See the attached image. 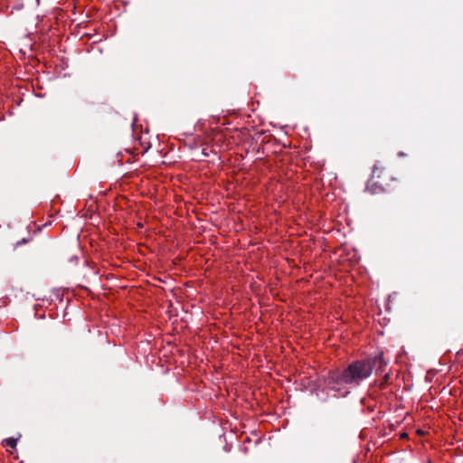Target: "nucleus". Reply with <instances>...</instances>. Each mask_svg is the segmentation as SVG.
<instances>
[{
  "label": "nucleus",
  "mask_w": 463,
  "mask_h": 463,
  "mask_svg": "<svg viewBox=\"0 0 463 463\" xmlns=\"http://www.w3.org/2000/svg\"><path fill=\"white\" fill-rule=\"evenodd\" d=\"M127 162H128V163H130V157H128V158L127 159Z\"/></svg>",
  "instance_id": "6"
},
{
  "label": "nucleus",
  "mask_w": 463,
  "mask_h": 463,
  "mask_svg": "<svg viewBox=\"0 0 463 463\" xmlns=\"http://www.w3.org/2000/svg\"><path fill=\"white\" fill-rule=\"evenodd\" d=\"M378 364L377 372H383L388 364L381 352L373 358L356 360L351 363L343 371H334L329 373L330 383L359 385L373 373L374 366Z\"/></svg>",
  "instance_id": "1"
},
{
  "label": "nucleus",
  "mask_w": 463,
  "mask_h": 463,
  "mask_svg": "<svg viewBox=\"0 0 463 463\" xmlns=\"http://www.w3.org/2000/svg\"><path fill=\"white\" fill-rule=\"evenodd\" d=\"M383 176L388 177L385 173V168L383 165H374L372 176L366 185V190L372 194L383 191V185L378 182V180L382 179Z\"/></svg>",
  "instance_id": "2"
},
{
  "label": "nucleus",
  "mask_w": 463,
  "mask_h": 463,
  "mask_svg": "<svg viewBox=\"0 0 463 463\" xmlns=\"http://www.w3.org/2000/svg\"><path fill=\"white\" fill-rule=\"evenodd\" d=\"M26 241H26L25 239H23L21 241H18V242L16 243V246H18V245H20V244H22V243H25Z\"/></svg>",
  "instance_id": "5"
},
{
  "label": "nucleus",
  "mask_w": 463,
  "mask_h": 463,
  "mask_svg": "<svg viewBox=\"0 0 463 463\" xmlns=\"http://www.w3.org/2000/svg\"><path fill=\"white\" fill-rule=\"evenodd\" d=\"M21 437L19 435L18 438H7L3 440L2 445L7 449H15L18 439Z\"/></svg>",
  "instance_id": "3"
},
{
  "label": "nucleus",
  "mask_w": 463,
  "mask_h": 463,
  "mask_svg": "<svg viewBox=\"0 0 463 463\" xmlns=\"http://www.w3.org/2000/svg\"><path fill=\"white\" fill-rule=\"evenodd\" d=\"M406 436H407V434H405V433L402 435V438H405Z\"/></svg>",
  "instance_id": "7"
},
{
  "label": "nucleus",
  "mask_w": 463,
  "mask_h": 463,
  "mask_svg": "<svg viewBox=\"0 0 463 463\" xmlns=\"http://www.w3.org/2000/svg\"><path fill=\"white\" fill-rule=\"evenodd\" d=\"M389 379H390V374L387 373L384 374L383 381L379 384L380 389H383L385 387Z\"/></svg>",
  "instance_id": "4"
}]
</instances>
